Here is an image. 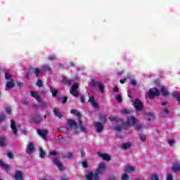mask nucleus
<instances>
[{"mask_svg": "<svg viewBox=\"0 0 180 180\" xmlns=\"http://www.w3.org/2000/svg\"><path fill=\"white\" fill-rule=\"evenodd\" d=\"M109 180H116V176H111L109 179Z\"/></svg>", "mask_w": 180, "mask_h": 180, "instance_id": "obj_64", "label": "nucleus"}, {"mask_svg": "<svg viewBox=\"0 0 180 180\" xmlns=\"http://www.w3.org/2000/svg\"><path fill=\"white\" fill-rule=\"evenodd\" d=\"M139 137H140L141 141H146V140H147V136L146 135H144V134H139Z\"/></svg>", "mask_w": 180, "mask_h": 180, "instance_id": "obj_40", "label": "nucleus"}, {"mask_svg": "<svg viewBox=\"0 0 180 180\" xmlns=\"http://www.w3.org/2000/svg\"><path fill=\"white\" fill-rule=\"evenodd\" d=\"M70 113H72V115H74L76 117H77L79 122V120H82V115H81V112H79V111L75 110V109H72L70 110Z\"/></svg>", "mask_w": 180, "mask_h": 180, "instance_id": "obj_17", "label": "nucleus"}, {"mask_svg": "<svg viewBox=\"0 0 180 180\" xmlns=\"http://www.w3.org/2000/svg\"><path fill=\"white\" fill-rule=\"evenodd\" d=\"M105 169H106V165L104 162H101L96 169V173L98 175L99 174H104Z\"/></svg>", "mask_w": 180, "mask_h": 180, "instance_id": "obj_9", "label": "nucleus"}, {"mask_svg": "<svg viewBox=\"0 0 180 180\" xmlns=\"http://www.w3.org/2000/svg\"><path fill=\"white\" fill-rule=\"evenodd\" d=\"M124 171L125 172H134V171H136V169H134V167L130 166V165H127L125 169H124Z\"/></svg>", "mask_w": 180, "mask_h": 180, "instance_id": "obj_25", "label": "nucleus"}, {"mask_svg": "<svg viewBox=\"0 0 180 180\" xmlns=\"http://www.w3.org/2000/svg\"><path fill=\"white\" fill-rule=\"evenodd\" d=\"M11 77H12V75H11V74H9L8 72H5V79H11Z\"/></svg>", "mask_w": 180, "mask_h": 180, "instance_id": "obj_49", "label": "nucleus"}, {"mask_svg": "<svg viewBox=\"0 0 180 180\" xmlns=\"http://www.w3.org/2000/svg\"><path fill=\"white\" fill-rule=\"evenodd\" d=\"M168 144H169L171 147H174V145L175 144V141H174V140H169V141H168Z\"/></svg>", "mask_w": 180, "mask_h": 180, "instance_id": "obj_50", "label": "nucleus"}, {"mask_svg": "<svg viewBox=\"0 0 180 180\" xmlns=\"http://www.w3.org/2000/svg\"><path fill=\"white\" fill-rule=\"evenodd\" d=\"M130 84L131 85H133V86H136V85H137V81L136 79H132Z\"/></svg>", "mask_w": 180, "mask_h": 180, "instance_id": "obj_52", "label": "nucleus"}, {"mask_svg": "<svg viewBox=\"0 0 180 180\" xmlns=\"http://www.w3.org/2000/svg\"><path fill=\"white\" fill-rule=\"evenodd\" d=\"M53 113L56 117H58V119H61V117H63V114H61V112H60V110L57 108L53 109Z\"/></svg>", "mask_w": 180, "mask_h": 180, "instance_id": "obj_21", "label": "nucleus"}, {"mask_svg": "<svg viewBox=\"0 0 180 180\" xmlns=\"http://www.w3.org/2000/svg\"><path fill=\"white\" fill-rule=\"evenodd\" d=\"M37 134L42 137L45 141H47V134H49V130L47 129H37Z\"/></svg>", "mask_w": 180, "mask_h": 180, "instance_id": "obj_8", "label": "nucleus"}, {"mask_svg": "<svg viewBox=\"0 0 180 180\" xmlns=\"http://www.w3.org/2000/svg\"><path fill=\"white\" fill-rule=\"evenodd\" d=\"M34 151H36V148H34V143L33 142H30L27 146L26 153L27 155H32Z\"/></svg>", "mask_w": 180, "mask_h": 180, "instance_id": "obj_6", "label": "nucleus"}, {"mask_svg": "<svg viewBox=\"0 0 180 180\" xmlns=\"http://www.w3.org/2000/svg\"><path fill=\"white\" fill-rule=\"evenodd\" d=\"M35 99L36 101H37V102H40L41 101V97H40V96L38 95L35 97Z\"/></svg>", "mask_w": 180, "mask_h": 180, "instance_id": "obj_62", "label": "nucleus"}, {"mask_svg": "<svg viewBox=\"0 0 180 180\" xmlns=\"http://www.w3.org/2000/svg\"><path fill=\"white\" fill-rule=\"evenodd\" d=\"M136 123H137V119L131 116L127 118V120L126 122H122V127L124 130H127L129 127H131V126H134Z\"/></svg>", "mask_w": 180, "mask_h": 180, "instance_id": "obj_1", "label": "nucleus"}, {"mask_svg": "<svg viewBox=\"0 0 180 180\" xmlns=\"http://www.w3.org/2000/svg\"><path fill=\"white\" fill-rule=\"evenodd\" d=\"M5 110L8 115H12V108L11 107H6Z\"/></svg>", "mask_w": 180, "mask_h": 180, "instance_id": "obj_39", "label": "nucleus"}, {"mask_svg": "<svg viewBox=\"0 0 180 180\" xmlns=\"http://www.w3.org/2000/svg\"><path fill=\"white\" fill-rule=\"evenodd\" d=\"M91 104L94 108H98L99 107V104H98V103H96L95 101Z\"/></svg>", "mask_w": 180, "mask_h": 180, "instance_id": "obj_59", "label": "nucleus"}, {"mask_svg": "<svg viewBox=\"0 0 180 180\" xmlns=\"http://www.w3.org/2000/svg\"><path fill=\"white\" fill-rule=\"evenodd\" d=\"M6 120V115H5V114L3 115H0V123H2V122H5V120Z\"/></svg>", "mask_w": 180, "mask_h": 180, "instance_id": "obj_41", "label": "nucleus"}, {"mask_svg": "<svg viewBox=\"0 0 180 180\" xmlns=\"http://www.w3.org/2000/svg\"><path fill=\"white\" fill-rule=\"evenodd\" d=\"M6 138L5 136L0 137V147H5L6 146Z\"/></svg>", "mask_w": 180, "mask_h": 180, "instance_id": "obj_28", "label": "nucleus"}, {"mask_svg": "<svg viewBox=\"0 0 180 180\" xmlns=\"http://www.w3.org/2000/svg\"><path fill=\"white\" fill-rule=\"evenodd\" d=\"M15 180H25L23 177V172L20 170H15V175L13 176Z\"/></svg>", "mask_w": 180, "mask_h": 180, "instance_id": "obj_11", "label": "nucleus"}, {"mask_svg": "<svg viewBox=\"0 0 180 180\" xmlns=\"http://www.w3.org/2000/svg\"><path fill=\"white\" fill-rule=\"evenodd\" d=\"M40 72H41V70L39 69V68H35L34 73L37 77H39V75H40Z\"/></svg>", "mask_w": 180, "mask_h": 180, "instance_id": "obj_37", "label": "nucleus"}, {"mask_svg": "<svg viewBox=\"0 0 180 180\" xmlns=\"http://www.w3.org/2000/svg\"><path fill=\"white\" fill-rule=\"evenodd\" d=\"M155 96H160V90L157 88L150 89L148 93V97L150 99H153V98H155Z\"/></svg>", "mask_w": 180, "mask_h": 180, "instance_id": "obj_4", "label": "nucleus"}, {"mask_svg": "<svg viewBox=\"0 0 180 180\" xmlns=\"http://www.w3.org/2000/svg\"><path fill=\"white\" fill-rule=\"evenodd\" d=\"M134 105L137 112H141V110L144 109V105H143V103L140 100H139V98L135 99Z\"/></svg>", "mask_w": 180, "mask_h": 180, "instance_id": "obj_5", "label": "nucleus"}, {"mask_svg": "<svg viewBox=\"0 0 180 180\" xmlns=\"http://www.w3.org/2000/svg\"><path fill=\"white\" fill-rule=\"evenodd\" d=\"M37 86H39V88H43L44 85H43V81H41V79H38L37 83H36Z\"/></svg>", "mask_w": 180, "mask_h": 180, "instance_id": "obj_35", "label": "nucleus"}, {"mask_svg": "<svg viewBox=\"0 0 180 180\" xmlns=\"http://www.w3.org/2000/svg\"><path fill=\"white\" fill-rule=\"evenodd\" d=\"M50 105L49 103H43L41 104V109H46V108H49Z\"/></svg>", "mask_w": 180, "mask_h": 180, "instance_id": "obj_43", "label": "nucleus"}, {"mask_svg": "<svg viewBox=\"0 0 180 180\" xmlns=\"http://www.w3.org/2000/svg\"><path fill=\"white\" fill-rule=\"evenodd\" d=\"M79 129L82 133H88V128H86V125H85L81 120L79 121Z\"/></svg>", "mask_w": 180, "mask_h": 180, "instance_id": "obj_15", "label": "nucleus"}, {"mask_svg": "<svg viewBox=\"0 0 180 180\" xmlns=\"http://www.w3.org/2000/svg\"><path fill=\"white\" fill-rule=\"evenodd\" d=\"M68 124L70 126L71 130L75 131L76 134H78L79 131H78V123L75 122L74 120H68Z\"/></svg>", "mask_w": 180, "mask_h": 180, "instance_id": "obj_3", "label": "nucleus"}, {"mask_svg": "<svg viewBox=\"0 0 180 180\" xmlns=\"http://www.w3.org/2000/svg\"><path fill=\"white\" fill-rule=\"evenodd\" d=\"M79 86V84L74 83L70 90V94H71L72 96H75V98H78L79 96V91H77Z\"/></svg>", "mask_w": 180, "mask_h": 180, "instance_id": "obj_2", "label": "nucleus"}, {"mask_svg": "<svg viewBox=\"0 0 180 180\" xmlns=\"http://www.w3.org/2000/svg\"><path fill=\"white\" fill-rule=\"evenodd\" d=\"M101 177H99V174L96 172H89L86 176V180H99Z\"/></svg>", "mask_w": 180, "mask_h": 180, "instance_id": "obj_7", "label": "nucleus"}, {"mask_svg": "<svg viewBox=\"0 0 180 180\" xmlns=\"http://www.w3.org/2000/svg\"><path fill=\"white\" fill-rule=\"evenodd\" d=\"M94 101H95V97H94V96H90L89 98V102L90 103H92L94 102Z\"/></svg>", "mask_w": 180, "mask_h": 180, "instance_id": "obj_54", "label": "nucleus"}, {"mask_svg": "<svg viewBox=\"0 0 180 180\" xmlns=\"http://www.w3.org/2000/svg\"><path fill=\"white\" fill-rule=\"evenodd\" d=\"M65 158H68V160H74L75 156L74 155V152H68L67 155H65Z\"/></svg>", "mask_w": 180, "mask_h": 180, "instance_id": "obj_24", "label": "nucleus"}, {"mask_svg": "<svg viewBox=\"0 0 180 180\" xmlns=\"http://www.w3.org/2000/svg\"><path fill=\"white\" fill-rule=\"evenodd\" d=\"M82 165L84 168H88V162L82 161Z\"/></svg>", "mask_w": 180, "mask_h": 180, "instance_id": "obj_48", "label": "nucleus"}, {"mask_svg": "<svg viewBox=\"0 0 180 180\" xmlns=\"http://www.w3.org/2000/svg\"><path fill=\"white\" fill-rule=\"evenodd\" d=\"M122 113H123V115H130V113H131V110L124 109L122 110Z\"/></svg>", "mask_w": 180, "mask_h": 180, "instance_id": "obj_44", "label": "nucleus"}, {"mask_svg": "<svg viewBox=\"0 0 180 180\" xmlns=\"http://www.w3.org/2000/svg\"><path fill=\"white\" fill-rule=\"evenodd\" d=\"M12 88H15V80L13 79L8 81L6 84V89H12Z\"/></svg>", "mask_w": 180, "mask_h": 180, "instance_id": "obj_18", "label": "nucleus"}, {"mask_svg": "<svg viewBox=\"0 0 180 180\" xmlns=\"http://www.w3.org/2000/svg\"><path fill=\"white\" fill-rule=\"evenodd\" d=\"M96 84H99V82H96L94 79H91L89 85L93 88H96Z\"/></svg>", "mask_w": 180, "mask_h": 180, "instance_id": "obj_29", "label": "nucleus"}, {"mask_svg": "<svg viewBox=\"0 0 180 180\" xmlns=\"http://www.w3.org/2000/svg\"><path fill=\"white\" fill-rule=\"evenodd\" d=\"M46 155V152L43 150V148L39 147V158H44Z\"/></svg>", "mask_w": 180, "mask_h": 180, "instance_id": "obj_31", "label": "nucleus"}, {"mask_svg": "<svg viewBox=\"0 0 180 180\" xmlns=\"http://www.w3.org/2000/svg\"><path fill=\"white\" fill-rule=\"evenodd\" d=\"M50 91L52 94V96H54L56 98V96H57V94H58V90L53 88V87H51L50 88Z\"/></svg>", "mask_w": 180, "mask_h": 180, "instance_id": "obj_32", "label": "nucleus"}, {"mask_svg": "<svg viewBox=\"0 0 180 180\" xmlns=\"http://www.w3.org/2000/svg\"><path fill=\"white\" fill-rule=\"evenodd\" d=\"M94 127H96V132L97 133H101V131H103V124H102V123L101 122H94L93 123Z\"/></svg>", "mask_w": 180, "mask_h": 180, "instance_id": "obj_16", "label": "nucleus"}, {"mask_svg": "<svg viewBox=\"0 0 180 180\" xmlns=\"http://www.w3.org/2000/svg\"><path fill=\"white\" fill-rule=\"evenodd\" d=\"M52 161L53 162V165H57L60 171H64V169H65L64 165H63V163L60 162V160H58V158H53Z\"/></svg>", "mask_w": 180, "mask_h": 180, "instance_id": "obj_10", "label": "nucleus"}, {"mask_svg": "<svg viewBox=\"0 0 180 180\" xmlns=\"http://www.w3.org/2000/svg\"><path fill=\"white\" fill-rule=\"evenodd\" d=\"M67 101H68V96H64L63 100H62V103H67Z\"/></svg>", "mask_w": 180, "mask_h": 180, "instance_id": "obj_55", "label": "nucleus"}, {"mask_svg": "<svg viewBox=\"0 0 180 180\" xmlns=\"http://www.w3.org/2000/svg\"><path fill=\"white\" fill-rule=\"evenodd\" d=\"M122 129H123L122 125H117L116 127H115V130H116L117 131H122Z\"/></svg>", "mask_w": 180, "mask_h": 180, "instance_id": "obj_42", "label": "nucleus"}, {"mask_svg": "<svg viewBox=\"0 0 180 180\" xmlns=\"http://www.w3.org/2000/svg\"><path fill=\"white\" fill-rule=\"evenodd\" d=\"M11 129L13 130V134L18 136V127H16V122L13 120H11Z\"/></svg>", "mask_w": 180, "mask_h": 180, "instance_id": "obj_13", "label": "nucleus"}, {"mask_svg": "<svg viewBox=\"0 0 180 180\" xmlns=\"http://www.w3.org/2000/svg\"><path fill=\"white\" fill-rule=\"evenodd\" d=\"M4 169L8 170L9 169V165H6L5 163L3 164V165L1 166Z\"/></svg>", "mask_w": 180, "mask_h": 180, "instance_id": "obj_53", "label": "nucleus"}, {"mask_svg": "<svg viewBox=\"0 0 180 180\" xmlns=\"http://www.w3.org/2000/svg\"><path fill=\"white\" fill-rule=\"evenodd\" d=\"M33 120L35 123H40V122L43 121V117L40 115H37L34 117Z\"/></svg>", "mask_w": 180, "mask_h": 180, "instance_id": "obj_22", "label": "nucleus"}, {"mask_svg": "<svg viewBox=\"0 0 180 180\" xmlns=\"http://www.w3.org/2000/svg\"><path fill=\"white\" fill-rule=\"evenodd\" d=\"M97 155L100 158H102L104 161H109L110 160V155L108 153H102V152H97Z\"/></svg>", "mask_w": 180, "mask_h": 180, "instance_id": "obj_12", "label": "nucleus"}, {"mask_svg": "<svg viewBox=\"0 0 180 180\" xmlns=\"http://www.w3.org/2000/svg\"><path fill=\"white\" fill-rule=\"evenodd\" d=\"M49 61H56V60H57V58H56V56L51 55L49 57Z\"/></svg>", "mask_w": 180, "mask_h": 180, "instance_id": "obj_46", "label": "nucleus"}, {"mask_svg": "<svg viewBox=\"0 0 180 180\" xmlns=\"http://www.w3.org/2000/svg\"><path fill=\"white\" fill-rule=\"evenodd\" d=\"M121 179L122 180H129V174H123L121 176Z\"/></svg>", "mask_w": 180, "mask_h": 180, "instance_id": "obj_38", "label": "nucleus"}, {"mask_svg": "<svg viewBox=\"0 0 180 180\" xmlns=\"http://www.w3.org/2000/svg\"><path fill=\"white\" fill-rule=\"evenodd\" d=\"M22 105H23L24 106H26V105H29V101L24 100L21 102Z\"/></svg>", "mask_w": 180, "mask_h": 180, "instance_id": "obj_60", "label": "nucleus"}, {"mask_svg": "<svg viewBox=\"0 0 180 180\" xmlns=\"http://www.w3.org/2000/svg\"><path fill=\"white\" fill-rule=\"evenodd\" d=\"M150 179L151 180H160V179H158V175H157V174H153L150 176Z\"/></svg>", "mask_w": 180, "mask_h": 180, "instance_id": "obj_45", "label": "nucleus"}, {"mask_svg": "<svg viewBox=\"0 0 180 180\" xmlns=\"http://www.w3.org/2000/svg\"><path fill=\"white\" fill-rule=\"evenodd\" d=\"M80 101L82 102V103H85V96L82 95L80 96Z\"/></svg>", "mask_w": 180, "mask_h": 180, "instance_id": "obj_56", "label": "nucleus"}, {"mask_svg": "<svg viewBox=\"0 0 180 180\" xmlns=\"http://www.w3.org/2000/svg\"><path fill=\"white\" fill-rule=\"evenodd\" d=\"M99 120L103 124L106 123V122L108 121V118L106 117L105 115H100Z\"/></svg>", "mask_w": 180, "mask_h": 180, "instance_id": "obj_30", "label": "nucleus"}, {"mask_svg": "<svg viewBox=\"0 0 180 180\" xmlns=\"http://www.w3.org/2000/svg\"><path fill=\"white\" fill-rule=\"evenodd\" d=\"M163 113H167V115H169V110L167 109V108H165V109L163 110Z\"/></svg>", "mask_w": 180, "mask_h": 180, "instance_id": "obj_63", "label": "nucleus"}, {"mask_svg": "<svg viewBox=\"0 0 180 180\" xmlns=\"http://www.w3.org/2000/svg\"><path fill=\"white\" fill-rule=\"evenodd\" d=\"M172 96L173 98H176V100L180 102V95L176 91H173Z\"/></svg>", "mask_w": 180, "mask_h": 180, "instance_id": "obj_33", "label": "nucleus"}, {"mask_svg": "<svg viewBox=\"0 0 180 180\" xmlns=\"http://www.w3.org/2000/svg\"><path fill=\"white\" fill-rule=\"evenodd\" d=\"M41 70L44 71V72H50L51 71V68H50L49 65H44L41 67Z\"/></svg>", "mask_w": 180, "mask_h": 180, "instance_id": "obj_20", "label": "nucleus"}, {"mask_svg": "<svg viewBox=\"0 0 180 180\" xmlns=\"http://www.w3.org/2000/svg\"><path fill=\"white\" fill-rule=\"evenodd\" d=\"M98 86L100 92L103 93L105 92V86H103V84L101 82L98 83Z\"/></svg>", "mask_w": 180, "mask_h": 180, "instance_id": "obj_34", "label": "nucleus"}, {"mask_svg": "<svg viewBox=\"0 0 180 180\" xmlns=\"http://www.w3.org/2000/svg\"><path fill=\"white\" fill-rule=\"evenodd\" d=\"M60 131L65 132L67 133V128L62 127L60 128Z\"/></svg>", "mask_w": 180, "mask_h": 180, "instance_id": "obj_61", "label": "nucleus"}, {"mask_svg": "<svg viewBox=\"0 0 180 180\" xmlns=\"http://www.w3.org/2000/svg\"><path fill=\"white\" fill-rule=\"evenodd\" d=\"M110 122H115V123H123V119L119 117H110Z\"/></svg>", "mask_w": 180, "mask_h": 180, "instance_id": "obj_19", "label": "nucleus"}, {"mask_svg": "<svg viewBox=\"0 0 180 180\" xmlns=\"http://www.w3.org/2000/svg\"><path fill=\"white\" fill-rule=\"evenodd\" d=\"M172 169L174 172H180V165L179 164H174L173 165Z\"/></svg>", "mask_w": 180, "mask_h": 180, "instance_id": "obj_27", "label": "nucleus"}, {"mask_svg": "<svg viewBox=\"0 0 180 180\" xmlns=\"http://www.w3.org/2000/svg\"><path fill=\"white\" fill-rule=\"evenodd\" d=\"M60 82L61 84H63V85H68V86H70L71 84H72V80L68 79L65 76H62V79L60 80Z\"/></svg>", "mask_w": 180, "mask_h": 180, "instance_id": "obj_14", "label": "nucleus"}, {"mask_svg": "<svg viewBox=\"0 0 180 180\" xmlns=\"http://www.w3.org/2000/svg\"><path fill=\"white\" fill-rule=\"evenodd\" d=\"M131 147V142L124 143L121 146V148H122V150H129V148H130Z\"/></svg>", "mask_w": 180, "mask_h": 180, "instance_id": "obj_23", "label": "nucleus"}, {"mask_svg": "<svg viewBox=\"0 0 180 180\" xmlns=\"http://www.w3.org/2000/svg\"><path fill=\"white\" fill-rule=\"evenodd\" d=\"M160 92H162L163 96H168L169 95V92L168 90H167V89H165V87H164V86H162L160 88Z\"/></svg>", "mask_w": 180, "mask_h": 180, "instance_id": "obj_26", "label": "nucleus"}, {"mask_svg": "<svg viewBox=\"0 0 180 180\" xmlns=\"http://www.w3.org/2000/svg\"><path fill=\"white\" fill-rule=\"evenodd\" d=\"M167 180H174V176L172 174H168L167 175Z\"/></svg>", "mask_w": 180, "mask_h": 180, "instance_id": "obj_47", "label": "nucleus"}, {"mask_svg": "<svg viewBox=\"0 0 180 180\" xmlns=\"http://www.w3.org/2000/svg\"><path fill=\"white\" fill-rule=\"evenodd\" d=\"M37 95V93H36V91H31V96H32V98H36Z\"/></svg>", "mask_w": 180, "mask_h": 180, "instance_id": "obj_57", "label": "nucleus"}, {"mask_svg": "<svg viewBox=\"0 0 180 180\" xmlns=\"http://www.w3.org/2000/svg\"><path fill=\"white\" fill-rule=\"evenodd\" d=\"M7 156L8 157V158H11V160L13 159V153L12 152H8Z\"/></svg>", "mask_w": 180, "mask_h": 180, "instance_id": "obj_51", "label": "nucleus"}, {"mask_svg": "<svg viewBox=\"0 0 180 180\" xmlns=\"http://www.w3.org/2000/svg\"><path fill=\"white\" fill-rule=\"evenodd\" d=\"M57 154H58V153L56 150H53V151L49 152L50 155H57Z\"/></svg>", "mask_w": 180, "mask_h": 180, "instance_id": "obj_58", "label": "nucleus"}, {"mask_svg": "<svg viewBox=\"0 0 180 180\" xmlns=\"http://www.w3.org/2000/svg\"><path fill=\"white\" fill-rule=\"evenodd\" d=\"M117 102H118V103H121V102H123V99L122 98V94H118L117 96Z\"/></svg>", "mask_w": 180, "mask_h": 180, "instance_id": "obj_36", "label": "nucleus"}]
</instances>
